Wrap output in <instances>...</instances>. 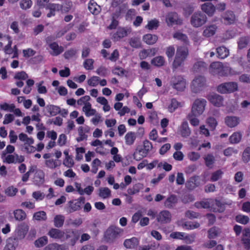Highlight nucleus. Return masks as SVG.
Wrapping results in <instances>:
<instances>
[{
	"label": "nucleus",
	"mask_w": 250,
	"mask_h": 250,
	"mask_svg": "<svg viewBox=\"0 0 250 250\" xmlns=\"http://www.w3.org/2000/svg\"><path fill=\"white\" fill-rule=\"evenodd\" d=\"M18 138L19 140L23 143L22 144L17 145L21 151L28 153H33L36 151V148L32 146L34 143L33 138L28 137L24 133H20Z\"/></svg>",
	"instance_id": "1"
},
{
	"label": "nucleus",
	"mask_w": 250,
	"mask_h": 250,
	"mask_svg": "<svg viewBox=\"0 0 250 250\" xmlns=\"http://www.w3.org/2000/svg\"><path fill=\"white\" fill-rule=\"evenodd\" d=\"M188 55V50L185 46H179L177 48L176 55L173 62V67L175 68L182 65Z\"/></svg>",
	"instance_id": "2"
},
{
	"label": "nucleus",
	"mask_w": 250,
	"mask_h": 250,
	"mask_svg": "<svg viewBox=\"0 0 250 250\" xmlns=\"http://www.w3.org/2000/svg\"><path fill=\"white\" fill-rule=\"evenodd\" d=\"M195 206L198 208L209 209L210 210L215 212L219 207V203L216 199H204L196 202Z\"/></svg>",
	"instance_id": "3"
},
{
	"label": "nucleus",
	"mask_w": 250,
	"mask_h": 250,
	"mask_svg": "<svg viewBox=\"0 0 250 250\" xmlns=\"http://www.w3.org/2000/svg\"><path fill=\"white\" fill-rule=\"evenodd\" d=\"M207 86L206 80L202 76H197L192 81L190 84L191 91L197 93L203 90Z\"/></svg>",
	"instance_id": "4"
},
{
	"label": "nucleus",
	"mask_w": 250,
	"mask_h": 250,
	"mask_svg": "<svg viewBox=\"0 0 250 250\" xmlns=\"http://www.w3.org/2000/svg\"><path fill=\"white\" fill-rule=\"evenodd\" d=\"M123 230L118 227L112 226L109 227L104 233V237L107 242H113L121 236Z\"/></svg>",
	"instance_id": "5"
},
{
	"label": "nucleus",
	"mask_w": 250,
	"mask_h": 250,
	"mask_svg": "<svg viewBox=\"0 0 250 250\" xmlns=\"http://www.w3.org/2000/svg\"><path fill=\"white\" fill-rule=\"evenodd\" d=\"M207 21V16L201 12H195L190 18V24L195 28L201 27Z\"/></svg>",
	"instance_id": "6"
},
{
	"label": "nucleus",
	"mask_w": 250,
	"mask_h": 250,
	"mask_svg": "<svg viewBox=\"0 0 250 250\" xmlns=\"http://www.w3.org/2000/svg\"><path fill=\"white\" fill-rule=\"evenodd\" d=\"M206 101L204 99H197L193 102L191 113L194 116L201 115L204 111L206 105Z\"/></svg>",
	"instance_id": "7"
},
{
	"label": "nucleus",
	"mask_w": 250,
	"mask_h": 250,
	"mask_svg": "<svg viewBox=\"0 0 250 250\" xmlns=\"http://www.w3.org/2000/svg\"><path fill=\"white\" fill-rule=\"evenodd\" d=\"M29 230V226L27 224L22 223L19 224L16 228L14 232V238L21 240L25 238Z\"/></svg>",
	"instance_id": "8"
},
{
	"label": "nucleus",
	"mask_w": 250,
	"mask_h": 250,
	"mask_svg": "<svg viewBox=\"0 0 250 250\" xmlns=\"http://www.w3.org/2000/svg\"><path fill=\"white\" fill-rule=\"evenodd\" d=\"M171 84L174 88L178 91H182L186 87L187 82L183 77L178 76L172 78Z\"/></svg>",
	"instance_id": "9"
},
{
	"label": "nucleus",
	"mask_w": 250,
	"mask_h": 250,
	"mask_svg": "<svg viewBox=\"0 0 250 250\" xmlns=\"http://www.w3.org/2000/svg\"><path fill=\"white\" fill-rule=\"evenodd\" d=\"M162 103L167 110L171 113L173 112L179 106H180V103L175 99H163Z\"/></svg>",
	"instance_id": "10"
},
{
	"label": "nucleus",
	"mask_w": 250,
	"mask_h": 250,
	"mask_svg": "<svg viewBox=\"0 0 250 250\" xmlns=\"http://www.w3.org/2000/svg\"><path fill=\"white\" fill-rule=\"evenodd\" d=\"M237 89L238 84L236 82H228L220 84V91L222 93L233 92Z\"/></svg>",
	"instance_id": "11"
},
{
	"label": "nucleus",
	"mask_w": 250,
	"mask_h": 250,
	"mask_svg": "<svg viewBox=\"0 0 250 250\" xmlns=\"http://www.w3.org/2000/svg\"><path fill=\"white\" fill-rule=\"evenodd\" d=\"M85 199L83 197H80L76 200L70 201L68 202V210L72 212L78 210L81 208L82 205L84 203Z\"/></svg>",
	"instance_id": "12"
},
{
	"label": "nucleus",
	"mask_w": 250,
	"mask_h": 250,
	"mask_svg": "<svg viewBox=\"0 0 250 250\" xmlns=\"http://www.w3.org/2000/svg\"><path fill=\"white\" fill-rule=\"evenodd\" d=\"M166 22L168 26H172L174 24H181L182 20L179 17L176 13L170 12L166 16Z\"/></svg>",
	"instance_id": "13"
},
{
	"label": "nucleus",
	"mask_w": 250,
	"mask_h": 250,
	"mask_svg": "<svg viewBox=\"0 0 250 250\" xmlns=\"http://www.w3.org/2000/svg\"><path fill=\"white\" fill-rule=\"evenodd\" d=\"M235 20V15L231 11H227L221 16V22L226 25L234 23Z\"/></svg>",
	"instance_id": "14"
},
{
	"label": "nucleus",
	"mask_w": 250,
	"mask_h": 250,
	"mask_svg": "<svg viewBox=\"0 0 250 250\" xmlns=\"http://www.w3.org/2000/svg\"><path fill=\"white\" fill-rule=\"evenodd\" d=\"M48 234L54 239H61L64 240L65 239L70 237L71 236L68 234H65V233L57 229H52L49 232Z\"/></svg>",
	"instance_id": "15"
},
{
	"label": "nucleus",
	"mask_w": 250,
	"mask_h": 250,
	"mask_svg": "<svg viewBox=\"0 0 250 250\" xmlns=\"http://www.w3.org/2000/svg\"><path fill=\"white\" fill-rule=\"evenodd\" d=\"M171 215L167 210H163L157 215V221L161 223H167L171 221Z\"/></svg>",
	"instance_id": "16"
},
{
	"label": "nucleus",
	"mask_w": 250,
	"mask_h": 250,
	"mask_svg": "<svg viewBox=\"0 0 250 250\" xmlns=\"http://www.w3.org/2000/svg\"><path fill=\"white\" fill-rule=\"evenodd\" d=\"M130 32V31L129 29L119 28L116 33H114L112 35V37L115 41H117L122 38L126 37Z\"/></svg>",
	"instance_id": "17"
},
{
	"label": "nucleus",
	"mask_w": 250,
	"mask_h": 250,
	"mask_svg": "<svg viewBox=\"0 0 250 250\" xmlns=\"http://www.w3.org/2000/svg\"><path fill=\"white\" fill-rule=\"evenodd\" d=\"M49 46L51 50L50 53L52 56H58L63 51V48L62 46H59L56 42L49 43Z\"/></svg>",
	"instance_id": "18"
},
{
	"label": "nucleus",
	"mask_w": 250,
	"mask_h": 250,
	"mask_svg": "<svg viewBox=\"0 0 250 250\" xmlns=\"http://www.w3.org/2000/svg\"><path fill=\"white\" fill-rule=\"evenodd\" d=\"M148 153L143 147L138 146L133 154V158L136 161H140L146 157Z\"/></svg>",
	"instance_id": "19"
},
{
	"label": "nucleus",
	"mask_w": 250,
	"mask_h": 250,
	"mask_svg": "<svg viewBox=\"0 0 250 250\" xmlns=\"http://www.w3.org/2000/svg\"><path fill=\"white\" fill-rule=\"evenodd\" d=\"M178 225L188 230L197 229L200 226L199 223L197 222H186L184 223L182 221H179L178 222Z\"/></svg>",
	"instance_id": "20"
},
{
	"label": "nucleus",
	"mask_w": 250,
	"mask_h": 250,
	"mask_svg": "<svg viewBox=\"0 0 250 250\" xmlns=\"http://www.w3.org/2000/svg\"><path fill=\"white\" fill-rule=\"evenodd\" d=\"M240 122V118L236 116H227L225 118V123L229 127H235Z\"/></svg>",
	"instance_id": "21"
},
{
	"label": "nucleus",
	"mask_w": 250,
	"mask_h": 250,
	"mask_svg": "<svg viewBox=\"0 0 250 250\" xmlns=\"http://www.w3.org/2000/svg\"><path fill=\"white\" fill-rule=\"evenodd\" d=\"M89 130V128L87 126L79 127L78 129L79 136L76 138L77 141L80 142L86 140L87 135L85 134L87 133Z\"/></svg>",
	"instance_id": "22"
},
{
	"label": "nucleus",
	"mask_w": 250,
	"mask_h": 250,
	"mask_svg": "<svg viewBox=\"0 0 250 250\" xmlns=\"http://www.w3.org/2000/svg\"><path fill=\"white\" fill-rule=\"evenodd\" d=\"M202 10L208 16H212L215 11V8L211 3H206L201 6Z\"/></svg>",
	"instance_id": "23"
},
{
	"label": "nucleus",
	"mask_w": 250,
	"mask_h": 250,
	"mask_svg": "<svg viewBox=\"0 0 250 250\" xmlns=\"http://www.w3.org/2000/svg\"><path fill=\"white\" fill-rule=\"evenodd\" d=\"M180 132L181 136L184 138H187L190 135L191 131L187 122L185 121L182 123Z\"/></svg>",
	"instance_id": "24"
},
{
	"label": "nucleus",
	"mask_w": 250,
	"mask_h": 250,
	"mask_svg": "<svg viewBox=\"0 0 250 250\" xmlns=\"http://www.w3.org/2000/svg\"><path fill=\"white\" fill-rule=\"evenodd\" d=\"M136 139V133L134 132L129 131L125 136V143L127 146H132L133 145Z\"/></svg>",
	"instance_id": "25"
},
{
	"label": "nucleus",
	"mask_w": 250,
	"mask_h": 250,
	"mask_svg": "<svg viewBox=\"0 0 250 250\" xmlns=\"http://www.w3.org/2000/svg\"><path fill=\"white\" fill-rule=\"evenodd\" d=\"M139 244V240L136 237H132L130 239H126L124 245L127 249H133L137 247Z\"/></svg>",
	"instance_id": "26"
},
{
	"label": "nucleus",
	"mask_w": 250,
	"mask_h": 250,
	"mask_svg": "<svg viewBox=\"0 0 250 250\" xmlns=\"http://www.w3.org/2000/svg\"><path fill=\"white\" fill-rule=\"evenodd\" d=\"M18 246V241L14 238H9L3 250H15Z\"/></svg>",
	"instance_id": "27"
},
{
	"label": "nucleus",
	"mask_w": 250,
	"mask_h": 250,
	"mask_svg": "<svg viewBox=\"0 0 250 250\" xmlns=\"http://www.w3.org/2000/svg\"><path fill=\"white\" fill-rule=\"evenodd\" d=\"M151 63L156 67H161L166 63V61L164 57L161 56H157L151 61Z\"/></svg>",
	"instance_id": "28"
},
{
	"label": "nucleus",
	"mask_w": 250,
	"mask_h": 250,
	"mask_svg": "<svg viewBox=\"0 0 250 250\" xmlns=\"http://www.w3.org/2000/svg\"><path fill=\"white\" fill-rule=\"evenodd\" d=\"M217 26L215 25H211L206 27L203 32L205 37H209L213 36L217 30Z\"/></svg>",
	"instance_id": "29"
},
{
	"label": "nucleus",
	"mask_w": 250,
	"mask_h": 250,
	"mask_svg": "<svg viewBox=\"0 0 250 250\" xmlns=\"http://www.w3.org/2000/svg\"><path fill=\"white\" fill-rule=\"evenodd\" d=\"M158 40L157 36L151 34H147L144 36V41L148 44H153L155 43Z\"/></svg>",
	"instance_id": "30"
},
{
	"label": "nucleus",
	"mask_w": 250,
	"mask_h": 250,
	"mask_svg": "<svg viewBox=\"0 0 250 250\" xmlns=\"http://www.w3.org/2000/svg\"><path fill=\"white\" fill-rule=\"evenodd\" d=\"M242 137V134L240 132H234L229 138V142L231 144L239 143Z\"/></svg>",
	"instance_id": "31"
},
{
	"label": "nucleus",
	"mask_w": 250,
	"mask_h": 250,
	"mask_svg": "<svg viewBox=\"0 0 250 250\" xmlns=\"http://www.w3.org/2000/svg\"><path fill=\"white\" fill-rule=\"evenodd\" d=\"M173 37L174 39L180 40L186 44L189 43L187 36L180 32H176L173 34Z\"/></svg>",
	"instance_id": "32"
},
{
	"label": "nucleus",
	"mask_w": 250,
	"mask_h": 250,
	"mask_svg": "<svg viewBox=\"0 0 250 250\" xmlns=\"http://www.w3.org/2000/svg\"><path fill=\"white\" fill-rule=\"evenodd\" d=\"M45 165L46 167L53 169L59 167L61 163L56 160L49 159L45 160Z\"/></svg>",
	"instance_id": "33"
},
{
	"label": "nucleus",
	"mask_w": 250,
	"mask_h": 250,
	"mask_svg": "<svg viewBox=\"0 0 250 250\" xmlns=\"http://www.w3.org/2000/svg\"><path fill=\"white\" fill-rule=\"evenodd\" d=\"M156 51L157 50L155 48H152L151 49L147 50H143L139 53V56L140 59L143 60L146 59L150 54L154 55L156 53Z\"/></svg>",
	"instance_id": "34"
},
{
	"label": "nucleus",
	"mask_w": 250,
	"mask_h": 250,
	"mask_svg": "<svg viewBox=\"0 0 250 250\" xmlns=\"http://www.w3.org/2000/svg\"><path fill=\"white\" fill-rule=\"evenodd\" d=\"M18 191L17 188L13 186L7 187L4 190L5 194L8 197L15 196Z\"/></svg>",
	"instance_id": "35"
},
{
	"label": "nucleus",
	"mask_w": 250,
	"mask_h": 250,
	"mask_svg": "<svg viewBox=\"0 0 250 250\" xmlns=\"http://www.w3.org/2000/svg\"><path fill=\"white\" fill-rule=\"evenodd\" d=\"M15 218L19 221H22L25 219L26 215L25 212L21 209H18L14 211Z\"/></svg>",
	"instance_id": "36"
},
{
	"label": "nucleus",
	"mask_w": 250,
	"mask_h": 250,
	"mask_svg": "<svg viewBox=\"0 0 250 250\" xmlns=\"http://www.w3.org/2000/svg\"><path fill=\"white\" fill-rule=\"evenodd\" d=\"M88 8L90 12L93 14L97 15L100 11V7L94 2L91 0L88 3Z\"/></svg>",
	"instance_id": "37"
},
{
	"label": "nucleus",
	"mask_w": 250,
	"mask_h": 250,
	"mask_svg": "<svg viewBox=\"0 0 250 250\" xmlns=\"http://www.w3.org/2000/svg\"><path fill=\"white\" fill-rule=\"evenodd\" d=\"M67 249V248L64 246L52 244L45 247L43 250H66Z\"/></svg>",
	"instance_id": "38"
},
{
	"label": "nucleus",
	"mask_w": 250,
	"mask_h": 250,
	"mask_svg": "<svg viewBox=\"0 0 250 250\" xmlns=\"http://www.w3.org/2000/svg\"><path fill=\"white\" fill-rule=\"evenodd\" d=\"M209 71L213 75H216L219 74V62H212L209 67Z\"/></svg>",
	"instance_id": "39"
},
{
	"label": "nucleus",
	"mask_w": 250,
	"mask_h": 250,
	"mask_svg": "<svg viewBox=\"0 0 250 250\" xmlns=\"http://www.w3.org/2000/svg\"><path fill=\"white\" fill-rule=\"evenodd\" d=\"M230 73V68L228 63L225 64L220 62V75L226 76Z\"/></svg>",
	"instance_id": "40"
},
{
	"label": "nucleus",
	"mask_w": 250,
	"mask_h": 250,
	"mask_svg": "<svg viewBox=\"0 0 250 250\" xmlns=\"http://www.w3.org/2000/svg\"><path fill=\"white\" fill-rule=\"evenodd\" d=\"M177 202V198L175 196L170 195L165 202V206L168 208L172 207Z\"/></svg>",
	"instance_id": "41"
},
{
	"label": "nucleus",
	"mask_w": 250,
	"mask_h": 250,
	"mask_svg": "<svg viewBox=\"0 0 250 250\" xmlns=\"http://www.w3.org/2000/svg\"><path fill=\"white\" fill-rule=\"evenodd\" d=\"M159 25V21L157 19H153L148 21L146 28L149 30L156 29Z\"/></svg>",
	"instance_id": "42"
},
{
	"label": "nucleus",
	"mask_w": 250,
	"mask_h": 250,
	"mask_svg": "<svg viewBox=\"0 0 250 250\" xmlns=\"http://www.w3.org/2000/svg\"><path fill=\"white\" fill-rule=\"evenodd\" d=\"M99 77L97 76H93L87 80V84L92 87H96L99 83Z\"/></svg>",
	"instance_id": "43"
},
{
	"label": "nucleus",
	"mask_w": 250,
	"mask_h": 250,
	"mask_svg": "<svg viewBox=\"0 0 250 250\" xmlns=\"http://www.w3.org/2000/svg\"><path fill=\"white\" fill-rule=\"evenodd\" d=\"M99 190V195L103 198H107L110 196L111 191L106 187L101 188Z\"/></svg>",
	"instance_id": "44"
},
{
	"label": "nucleus",
	"mask_w": 250,
	"mask_h": 250,
	"mask_svg": "<svg viewBox=\"0 0 250 250\" xmlns=\"http://www.w3.org/2000/svg\"><path fill=\"white\" fill-rule=\"evenodd\" d=\"M47 242V237L45 236H44L36 240L34 242V245L37 248H41L45 245Z\"/></svg>",
	"instance_id": "45"
},
{
	"label": "nucleus",
	"mask_w": 250,
	"mask_h": 250,
	"mask_svg": "<svg viewBox=\"0 0 250 250\" xmlns=\"http://www.w3.org/2000/svg\"><path fill=\"white\" fill-rule=\"evenodd\" d=\"M64 217L62 215H57L54 219V225L55 227H61L64 223Z\"/></svg>",
	"instance_id": "46"
},
{
	"label": "nucleus",
	"mask_w": 250,
	"mask_h": 250,
	"mask_svg": "<svg viewBox=\"0 0 250 250\" xmlns=\"http://www.w3.org/2000/svg\"><path fill=\"white\" fill-rule=\"evenodd\" d=\"M208 100L213 104L218 106L219 98L217 94L211 92L208 96Z\"/></svg>",
	"instance_id": "47"
},
{
	"label": "nucleus",
	"mask_w": 250,
	"mask_h": 250,
	"mask_svg": "<svg viewBox=\"0 0 250 250\" xmlns=\"http://www.w3.org/2000/svg\"><path fill=\"white\" fill-rule=\"evenodd\" d=\"M204 160L205 161L206 165L210 168L213 167L215 159L212 155L208 154L204 156Z\"/></svg>",
	"instance_id": "48"
},
{
	"label": "nucleus",
	"mask_w": 250,
	"mask_h": 250,
	"mask_svg": "<svg viewBox=\"0 0 250 250\" xmlns=\"http://www.w3.org/2000/svg\"><path fill=\"white\" fill-rule=\"evenodd\" d=\"M249 42V39L247 37H243L240 38L238 42V47L240 49L246 47Z\"/></svg>",
	"instance_id": "49"
},
{
	"label": "nucleus",
	"mask_w": 250,
	"mask_h": 250,
	"mask_svg": "<svg viewBox=\"0 0 250 250\" xmlns=\"http://www.w3.org/2000/svg\"><path fill=\"white\" fill-rule=\"evenodd\" d=\"M62 164L68 168L72 167L74 165V161L72 156L64 157L62 161Z\"/></svg>",
	"instance_id": "50"
},
{
	"label": "nucleus",
	"mask_w": 250,
	"mask_h": 250,
	"mask_svg": "<svg viewBox=\"0 0 250 250\" xmlns=\"http://www.w3.org/2000/svg\"><path fill=\"white\" fill-rule=\"evenodd\" d=\"M33 2L31 0H21L20 6L23 10H27L31 7Z\"/></svg>",
	"instance_id": "51"
},
{
	"label": "nucleus",
	"mask_w": 250,
	"mask_h": 250,
	"mask_svg": "<svg viewBox=\"0 0 250 250\" xmlns=\"http://www.w3.org/2000/svg\"><path fill=\"white\" fill-rule=\"evenodd\" d=\"M47 110L51 116H55L60 112V108L53 105L47 106Z\"/></svg>",
	"instance_id": "52"
},
{
	"label": "nucleus",
	"mask_w": 250,
	"mask_h": 250,
	"mask_svg": "<svg viewBox=\"0 0 250 250\" xmlns=\"http://www.w3.org/2000/svg\"><path fill=\"white\" fill-rule=\"evenodd\" d=\"M33 218L38 221L45 220L47 218L46 213L43 211H40L35 213Z\"/></svg>",
	"instance_id": "53"
},
{
	"label": "nucleus",
	"mask_w": 250,
	"mask_h": 250,
	"mask_svg": "<svg viewBox=\"0 0 250 250\" xmlns=\"http://www.w3.org/2000/svg\"><path fill=\"white\" fill-rule=\"evenodd\" d=\"M195 238V234L194 233L192 234H186L185 233V235L184 236V238L183 240H184V242L186 244H190L192 243Z\"/></svg>",
	"instance_id": "54"
},
{
	"label": "nucleus",
	"mask_w": 250,
	"mask_h": 250,
	"mask_svg": "<svg viewBox=\"0 0 250 250\" xmlns=\"http://www.w3.org/2000/svg\"><path fill=\"white\" fill-rule=\"evenodd\" d=\"M200 154L198 152L191 151L188 153V158L191 161L195 162L200 158Z\"/></svg>",
	"instance_id": "55"
},
{
	"label": "nucleus",
	"mask_w": 250,
	"mask_h": 250,
	"mask_svg": "<svg viewBox=\"0 0 250 250\" xmlns=\"http://www.w3.org/2000/svg\"><path fill=\"white\" fill-rule=\"evenodd\" d=\"M15 107V106L13 104H8L5 103L0 104V109L6 111L12 112Z\"/></svg>",
	"instance_id": "56"
},
{
	"label": "nucleus",
	"mask_w": 250,
	"mask_h": 250,
	"mask_svg": "<svg viewBox=\"0 0 250 250\" xmlns=\"http://www.w3.org/2000/svg\"><path fill=\"white\" fill-rule=\"evenodd\" d=\"M90 99V97L89 96L86 95L81 97L80 99H79L77 104L78 105L82 106H85V105H87L89 103V101Z\"/></svg>",
	"instance_id": "57"
},
{
	"label": "nucleus",
	"mask_w": 250,
	"mask_h": 250,
	"mask_svg": "<svg viewBox=\"0 0 250 250\" xmlns=\"http://www.w3.org/2000/svg\"><path fill=\"white\" fill-rule=\"evenodd\" d=\"M76 155L75 159L77 161L81 160L83 158V154L85 152V148L83 147L76 148Z\"/></svg>",
	"instance_id": "58"
},
{
	"label": "nucleus",
	"mask_w": 250,
	"mask_h": 250,
	"mask_svg": "<svg viewBox=\"0 0 250 250\" xmlns=\"http://www.w3.org/2000/svg\"><path fill=\"white\" fill-rule=\"evenodd\" d=\"M242 159L244 162L248 163L250 160V147H247L244 150L243 155Z\"/></svg>",
	"instance_id": "59"
},
{
	"label": "nucleus",
	"mask_w": 250,
	"mask_h": 250,
	"mask_svg": "<svg viewBox=\"0 0 250 250\" xmlns=\"http://www.w3.org/2000/svg\"><path fill=\"white\" fill-rule=\"evenodd\" d=\"M142 185L140 184H137L135 185L132 188L127 189V193L130 195L135 194L139 191L140 188H141Z\"/></svg>",
	"instance_id": "60"
},
{
	"label": "nucleus",
	"mask_w": 250,
	"mask_h": 250,
	"mask_svg": "<svg viewBox=\"0 0 250 250\" xmlns=\"http://www.w3.org/2000/svg\"><path fill=\"white\" fill-rule=\"evenodd\" d=\"M229 50L224 46H220V59H225L229 55Z\"/></svg>",
	"instance_id": "61"
},
{
	"label": "nucleus",
	"mask_w": 250,
	"mask_h": 250,
	"mask_svg": "<svg viewBox=\"0 0 250 250\" xmlns=\"http://www.w3.org/2000/svg\"><path fill=\"white\" fill-rule=\"evenodd\" d=\"M218 234V229L217 228L213 227L208 231V237L210 239H214L216 237Z\"/></svg>",
	"instance_id": "62"
},
{
	"label": "nucleus",
	"mask_w": 250,
	"mask_h": 250,
	"mask_svg": "<svg viewBox=\"0 0 250 250\" xmlns=\"http://www.w3.org/2000/svg\"><path fill=\"white\" fill-rule=\"evenodd\" d=\"M62 5L59 4L51 3H49L46 9L53 11L55 13L56 11H59L61 10Z\"/></svg>",
	"instance_id": "63"
},
{
	"label": "nucleus",
	"mask_w": 250,
	"mask_h": 250,
	"mask_svg": "<svg viewBox=\"0 0 250 250\" xmlns=\"http://www.w3.org/2000/svg\"><path fill=\"white\" fill-rule=\"evenodd\" d=\"M94 60L92 59H86L83 62L84 67L86 70H92L93 69Z\"/></svg>",
	"instance_id": "64"
}]
</instances>
